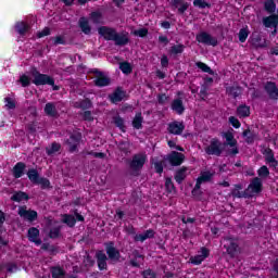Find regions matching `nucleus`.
I'll list each match as a JSON object with an SVG mask.
<instances>
[{"instance_id": "22", "label": "nucleus", "mask_w": 278, "mask_h": 278, "mask_svg": "<svg viewBox=\"0 0 278 278\" xmlns=\"http://www.w3.org/2000/svg\"><path fill=\"white\" fill-rule=\"evenodd\" d=\"M78 27L85 36H90L92 34V26H90V22L85 16L80 17L78 21Z\"/></svg>"}, {"instance_id": "56", "label": "nucleus", "mask_w": 278, "mask_h": 278, "mask_svg": "<svg viewBox=\"0 0 278 278\" xmlns=\"http://www.w3.org/2000/svg\"><path fill=\"white\" fill-rule=\"evenodd\" d=\"M50 40L53 41L54 47H58V45H66V39L62 35H59L56 37H51Z\"/></svg>"}, {"instance_id": "29", "label": "nucleus", "mask_w": 278, "mask_h": 278, "mask_svg": "<svg viewBox=\"0 0 278 278\" xmlns=\"http://www.w3.org/2000/svg\"><path fill=\"white\" fill-rule=\"evenodd\" d=\"M251 45L252 47H255V49H266L268 47V43H266V39H262V36L256 35L251 38Z\"/></svg>"}, {"instance_id": "63", "label": "nucleus", "mask_w": 278, "mask_h": 278, "mask_svg": "<svg viewBox=\"0 0 278 278\" xmlns=\"http://www.w3.org/2000/svg\"><path fill=\"white\" fill-rule=\"evenodd\" d=\"M4 101H5L7 108L9 110H14L16 108V102H14V100H12V98L7 97V98H4Z\"/></svg>"}, {"instance_id": "43", "label": "nucleus", "mask_w": 278, "mask_h": 278, "mask_svg": "<svg viewBox=\"0 0 278 278\" xmlns=\"http://www.w3.org/2000/svg\"><path fill=\"white\" fill-rule=\"evenodd\" d=\"M143 122H144V117H142V113H137L132 119L134 129H142Z\"/></svg>"}, {"instance_id": "42", "label": "nucleus", "mask_w": 278, "mask_h": 278, "mask_svg": "<svg viewBox=\"0 0 278 278\" xmlns=\"http://www.w3.org/2000/svg\"><path fill=\"white\" fill-rule=\"evenodd\" d=\"M62 223H64V225H67V227L73 228L75 227V225H77V219L71 214H64Z\"/></svg>"}, {"instance_id": "41", "label": "nucleus", "mask_w": 278, "mask_h": 278, "mask_svg": "<svg viewBox=\"0 0 278 278\" xmlns=\"http://www.w3.org/2000/svg\"><path fill=\"white\" fill-rule=\"evenodd\" d=\"M119 71H122L124 75H131V73H134V66H131V63L124 61L119 63Z\"/></svg>"}, {"instance_id": "53", "label": "nucleus", "mask_w": 278, "mask_h": 278, "mask_svg": "<svg viewBox=\"0 0 278 278\" xmlns=\"http://www.w3.org/2000/svg\"><path fill=\"white\" fill-rule=\"evenodd\" d=\"M141 277L142 278H157V273L155 270L148 268L143 271H141Z\"/></svg>"}, {"instance_id": "38", "label": "nucleus", "mask_w": 278, "mask_h": 278, "mask_svg": "<svg viewBox=\"0 0 278 278\" xmlns=\"http://www.w3.org/2000/svg\"><path fill=\"white\" fill-rule=\"evenodd\" d=\"M186 51V46L184 43L174 45L169 48V55H181Z\"/></svg>"}, {"instance_id": "58", "label": "nucleus", "mask_w": 278, "mask_h": 278, "mask_svg": "<svg viewBox=\"0 0 278 278\" xmlns=\"http://www.w3.org/2000/svg\"><path fill=\"white\" fill-rule=\"evenodd\" d=\"M80 116H83V121H87L88 123H92V121H94L92 112L89 110L85 111L84 113H80Z\"/></svg>"}, {"instance_id": "6", "label": "nucleus", "mask_w": 278, "mask_h": 278, "mask_svg": "<svg viewBox=\"0 0 278 278\" xmlns=\"http://www.w3.org/2000/svg\"><path fill=\"white\" fill-rule=\"evenodd\" d=\"M197 42L200 45H207L208 47H218V39L213 37L207 31H201L195 36Z\"/></svg>"}, {"instance_id": "44", "label": "nucleus", "mask_w": 278, "mask_h": 278, "mask_svg": "<svg viewBox=\"0 0 278 278\" xmlns=\"http://www.w3.org/2000/svg\"><path fill=\"white\" fill-rule=\"evenodd\" d=\"M51 275L52 278H64L66 277V271H64V268L55 266L51 268Z\"/></svg>"}, {"instance_id": "14", "label": "nucleus", "mask_w": 278, "mask_h": 278, "mask_svg": "<svg viewBox=\"0 0 278 278\" xmlns=\"http://www.w3.org/2000/svg\"><path fill=\"white\" fill-rule=\"evenodd\" d=\"M167 160L170 166H181L184 164V160H186V155L181 152L172 151V153L168 154Z\"/></svg>"}, {"instance_id": "28", "label": "nucleus", "mask_w": 278, "mask_h": 278, "mask_svg": "<svg viewBox=\"0 0 278 278\" xmlns=\"http://www.w3.org/2000/svg\"><path fill=\"white\" fill-rule=\"evenodd\" d=\"M226 94H228V97H231V99H238V97L242 96V87L240 86L226 87Z\"/></svg>"}, {"instance_id": "48", "label": "nucleus", "mask_w": 278, "mask_h": 278, "mask_svg": "<svg viewBox=\"0 0 278 278\" xmlns=\"http://www.w3.org/2000/svg\"><path fill=\"white\" fill-rule=\"evenodd\" d=\"M212 177H214V174H212V172L206 170V172H202L200 174V177H198V179L202 182L205 184L207 181H212Z\"/></svg>"}, {"instance_id": "15", "label": "nucleus", "mask_w": 278, "mask_h": 278, "mask_svg": "<svg viewBox=\"0 0 278 278\" xmlns=\"http://www.w3.org/2000/svg\"><path fill=\"white\" fill-rule=\"evenodd\" d=\"M125 97H127V91L123 90V87H117L114 92L109 94V101L113 104L121 103Z\"/></svg>"}, {"instance_id": "61", "label": "nucleus", "mask_w": 278, "mask_h": 278, "mask_svg": "<svg viewBox=\"0 0 278 278\" xmlns=\"http://www.w3.org/2000/svg\"><path fill=\"white\" fill-rule=\"evenodd\" d=\"M156 99L159 105H165L166 101H168V96H166V93H159Z\"/></svg>"}, {"instance_id": "1", "label": "nucleus", "mask_w": 278, "mask_h": 278, "mask_svg": "<svg viewBox=\"0 0 278 278\" xmlns=\"http://www.w3.org/2000/svg\"><path fill=\"white\" fill-rule=\"evenodd\" d=\"M98 34L106 41H113L116 47H127L129 42V33L122 31L118 33L116 28L110 26H100L98 28Z\"/></svg>"}, {"instance_id": "17", "label": "nucleus", "mask_w": 278, "mask_h": 278, "mask_svg": "<svg viewBox=\"0 0 278 278\" xmlns=\"http://www.w3.org/2000/svg\"><path fill=\"white\" fill-rule=\"evenodd\" d=\"M80 142H81V135L79 132L72 134L66 141V143L70 147V149H68L70 153H75V151H77V147H79Z\"/></svg>"}, {"instance_id": "57", "label": "nucleus", "mask_w": 278, "mask_h": 278, "mask_svg": "<svg viewBox=\"0 0 278 278\" xmlns=\"http://www.w3.org/2000/svg\"><path fill=\"white\" fill-rule=\"evenodd\" d=\"M247 38H249V29L241 28L239 30V42H247Z\"/></svg>"}, {"instance_id": "50", "label": "nucleus", "mask_w": 278, "mask_h": 278, "mask_svg": "<svg viewBox=\"0 0 278 278\" xmlns=\"http://www.w3.org/2000/svg\"><path fill=\"white\" fill-rule=\"evenodd\" d=\"M263 155L265 159V164H267V162H270L271 160H275V152L270 148H266L263 151Z\"/></svg>"}, {"instance_id": "39", "label": "nucleus", "mask_w": 278, "mask_h": 278, "mask_svg": "<svg viewBox=\"0 0 278 278\" xmlns=\"http://www.w3.org/2000/svg\"><path fill=\"white\" fill-rule=\"evenodd\" d=\"M61 150H62V144L54 141L51 143L50 148L46 149V153L47 155L51 156V155H55V153H60Z\"/></svg>"}, {"instance_id": "19", "label": "nucleus", "mask_w": 278, "mask_h": 278, "mask_svg": "<svg viewBox=\"0 0 278 278\" xmlns=\"http://www.w3.org/2000/svg\"><path fill=\"white\" fill-rule=\"evenodd\" d=\"M170 110L181 116L186 112V106L184 105V100L181 98H176L170 103Z\"/></svg>"}, {"instance_id": "40", "label": "nucleus", "mask_w": 278, "mask_h": 278, "mask_svg": "<svg viewBox=\"0 0 278 278\" xmlns=\"http://www.w3.org/2000/svg\"><path fill=\"white\" fill-rule=\"evenodd\" d=\"M264 10L268 14H275V12L277 10V3H275V0H265Z\"/></svg>"}, {"instance_id": "37", "label": "nucleus", "mask_w": 278, "mask_h": 278, "mask_svg": "<svg viewBox=\"0 0 278 278\" xmlns=\"http://www.w3.org/2000/svg\"><path fill=\"white\" fill-rule=\"evenodd\" d=\"M242 136L243 138H245L247 144H253L257 135L255 134V131H251V129L248 128L243 130Z\"/></svg>"}, {"instance_id": "59", "label": "nucleus", "mask_w": 278, "mask_h": 278, "mask_svg": "<svg viewBox=\"0 0 278 278\" xmlns=\"http://www.w3.org/2000/svg\"><path fill=\"white\" fill-rule=\"evenodd\" d=\"M230 125L235 127V129H240L242 127V124L240 123V119H238L236 116H230L228 118Z\"/></svg>"}, {"instance_id": "24", "label": "nucleus", "mask_w": 278, "mask_h": 278, "mask_svg": "<svg viewBox=\"0 0 278 278\" xmlns=\"http://www.w3.org/2000/svg\"><path fill=\"white\" fill-rule=\"evenodd\" d=\"M25 168H27V165L24 162H17L13 166V177L15 179H21L25 175Z\"/></svg>"}, {"instance_id": "36", "label": "nucleus", "mask_w": 278, "mask_h": 278, "mask_svg": "<svg viewBox=\"0 0 278 278\" xmlns=\"http://www.w3.org/2000/svg\"><path fill=\"white\" fill-rule=\"evenodd\" d=\"M89 18L93 25H101V22L103 21V13L100 11H92L89 14Z\"/></svg>"}, {"instance_id": "32", "label": "nucleus", "mask_w": 278, "mask_h": 278, "mask_svg": "<svg viewBox=\"0 0 278 278\" xmlns=\"http://www.w3.org/2000/svg\"><path fill=\"white\" fill-rule=\"evenodd\" d=\"M31 27L29 26V24H27V22H17L15 24V30L17 31V34H20V36H25V34H27V31H29Z\"/></svg>"}, {"instance_id": "3", "label": "nucleus", "mask_w": 278, "mask_h": 278, "mask_svg": "<svg viewBox=\"0 0 278 278\" xmlns=\"http://www.w3.org/2000/svg\"><path fill=\"white\" fill-rule=\"evenodd\" d=\"M206 155H215L220 157L223 155V142L218 138H212L210 144L204 148Z\"/></svg>"}, {"instance_id": "35", "label": "nucleus", "mask_w": 278, "mask_h": 278, "mask_svg": "<svg viewBox=\"0 0 278 278\" xmlns=\"http://www.w3.org/2000/svg\"><path fill=\"white\" fill-rule=\"evenodd\" d=\"M113 123L115 127H117L122 134H125L127 131V126H125V119L121 117V115L113 117Z\"/></svg>"}, {"instance_id": "46", "label": "nucleus", "mask_w": 278, "mask_h": 278, "mask_svg": "<svg viewBox=\"0 0 278 278\" xmlns=\"http://www.w3.org/2000/svg\"><path fill=\"white\" fill-rule=\"evenodd\" d=\"M257 175L261 179H266L270 176V169H268V166L263 165L257 169Z\"/></svg>"}, {"instance_id": "54", "label": "nucleus", "mask_w": 278, "mask_h": 278, "mask_svg": "<svg viewBox=\"0 0 278 278\" xmlns=\"http://www.w3.org/2000/svg\"><path fill=\"white\" fill-rule=\"evenodd\" d=\"M134 36H139V38H147L149 36V28H139L132 31Z\"/></svg>"}, {"instance_id": "16", "label": "nucleus", "mask_w": 278, "mask_h": 278, "mask_svg": "<svg viewBox=\"0 0 278 278\" xmlns=\"http://www.w3.org/2000/svg\"><path fill=\"white\" fill-rule=\"evenodd\" d=\"M27 238L29 242H34L36 247H40V244H42V239H40V229L36 227H30L27 230Z\"/></svg>"}, {"instance_id": "27", "label": "nucleus", "mask_w": 278, "mask_h": 278, "mask_svg": "<svg viewBox=\"0 0 278 278\" xmlns=\"http://www.w3.org/2000/svg\"><path fill=\"white\" fill-rule=\"evenodd\" d=\"M43 112L47 116H50L51 118H58L59 116L58 109L55 108V103L53 102L46 103Z\"/></svg>"}, {"instance_id": "5", "label": "nucleus", "mask_w": 278, "mask_h": 278, "mask_svg": "<svg viewBox=\"0 0 278 278\" xmlns=\"http://www.w3.org/2000/svg\"><path fill=\"white\" fill-rule=\"evenodd\" d=\"M144 164H147V154L138 153L132 155L129 168L134 170V173H138V170H142V168H144Z\"/></svg>"}, {"instance_id": "47", "label": "nucleus", "mask_w": 278, "mask_h": 278, "mask_svg": "<svg viewBox=\"0 0 278 278\" xmlns=\"http://www.w3.org/2000/svg\"><path fill=\"white\" fill-rule=\"evenodd\" d=\"M195 66H198L202 73H207L208 75H214L212 67H210L207 64H205L201 61L197 62Z\"/></svg>"}, {"instance_id": "34", "label": "nucleus", "mask_w": 278, "mask_h": 278, "mask_svg": "<svg viewBox=\"0 0 278 278\" xmlns=\"http://www.w3.org/2000/svg\"><path fill=\"white\" fill-rule=\"evenodd\" d=\"M11 201L21 203V201H29V194L25 191H17L11 197Z\"/></svg>"}, {"instance_id": "2", "label": "nucleus", "mask_w": 278, "mask_h": 278, "mask_svg": "<svg viewBox=\"0 0 278 278\" xmlns=\"http://www.w3.org/2000/svg\"><path fill=\"white\" fill-rule=\"evenodd\" d=\"M30 75L35 86H53V77L40 73V71H38L36 67H31Z\"/></svg>"}, {"instance_id": "18", "label": "nucleus", "mask_w": 278, "mask_h": 278, "mask_svg": "<svg viewBox=\"0 0 278 278\" xmlns=\"http://www.w3.org/2000/svg\"><path fill=\"white\" fill-rule=\"evenodd\" d=\"M169 5L173 10H177L178 14H186L188 8H190V3L184 0H170Z\"/></svg>"}, {"instance_id": "64", "label": "nucleus", "mask_w": 278, "mask_h": 278, "mask_svg": "<svg viewBox=\"0 0 278 278\" xmlns=\"http://www.w3.org/2000/svg\"><path fill=\"white\" fill-rule=\"evenodd\" d=\"M154 170L159 175H162L164 173V164L162 162H155L154 163Z\"/></svg>"}, {"instance_id": "4", "label": "nucleus", "mask_w": 278, "mask_h": 278, "mask_svg": "<svg viewBox=\"0 0 278 278\" xmlns=\"http://www.w3.org/2000/svg\"><path fill=\"white\" fill-rule=\"evenodd\" d=\"M90 73H92V75H96V79L93 80V84L94 86H97V88H105L112 84V79L108 77L99 68H92L90 70Z\"/></svg>"}, {"instance_id": "8", "label": "nucleus", "mask_w": 278, "mask_h": 278, "mask_svg": "<svg viewBox=\"0 0 278 278\" xmlns=\"http://www.w3.org/2000/svg\"><path fill=\"white\" fill-rule=\"evenodd\" d=\"M244 187L242 184L235 185V188L231 189L230 194L233 197V199H251L253 198V193L249 192V189L242 190Z\"/></svg>"}, {"instance_id": "12", "label": "nucleus", "mask_w": 278, "mask_h": 278, "mask_svg": "<svg viewBox=\"0 0 278 278\" xmlns=\"http://www.w3.org/2000/svg\"><path fill=\"white\" fill-rule=\"evenodd\" d=\"M185 129L186 125H184V122L174 121L167 125V131L173 136H181Z\"/></svg>"}, {"instance_id": "11", "label": "nucleus", "mask_w": 278, "mask_h": 278, "mask_svg": "<svg viewBox=\"0 0 278 278\" xmlns=\"http://www.w3.org/2000/svg\"><path fill=\"white\" fill-rule=\"evenodd\" d=\"M18 216L24 220H28V223H34V220H38V212L35 210H27V207L22 206L18 208Z\"/></svg>"}, {"instance_id": "55", "label": "nucleus", "mask_w": 278, "mask_h": 278, "mask_svg": "<svg viewBox=\"0 0 278 278\" xmlns=\"http://www.w3.org/2000/svg\"><path fill=\"white\" fill-rule=\"evenodd\" d=\"M238 153H240V149L238 148V146L235 147H230V149L226 150V157H235V155H238Z\"/></svg>"}, {"instance_id": "33", "label": "nucleus", "mask_w": 278, "mask_h": 278, "mask_svg": "<svg viewBox=\"0 0 278 278\" xmlns=\"http://www.w3.org/2000/svg\"><path fill=\"white\" fill-rule=\"evenodd\" d=\"M29 181L34 184L35 186L38 184V180L41 178L40 174L38 173V169L36 168H29L26 173Z\"/></svg>"}, {"instance_id": "25", "label": "nucleus", "mask_w": 278, "mask_h": 278, "mask_svg": "<svg viewBox=\"0 0 278 278\" xmlns=\"http://www.w3.org/2000/svg\"><path fill=\"white\" fill-rule=\"evenodd\" d=\"M263 25L264 27H267V28H270V27L277 28L278 14L271 13V15L263 17Z\"/></svg>"}, {"instance_id": "21", "label": "nucleus", "mask_w": 278, "mask_h": 278, "mask_svg": "<svg viewBox=\"0 0 278 278\" xmlns=\"http://www.w3.org/2000/svg\"><path fill=\"white\" fill-rule=\"evenodd\" d=\"M96 258L99 270H108V255H105L103 251H98Z\"/></svg>"}, {"instance_id": "60", "label": "nucleus", "mask_w": 278, "mask_h": 278, "mask_svg": "<svg viewBox=\"0 0 278 278\" xmlns=\"http://www.w3.org/2000/svg\"><path fill=\"white\" fill-rule=\"evenodd\" d=\"M165 188H166L167 192H174L175 184L173 182V178L165 179Z\"/></svg>"}, {"instance_id": "52", "label": "nucleus", "mask_w": 278, "mask_h": 278, "mask_svg": "<svg viewBox=\"0 0 278 278\" xmlns=\"http://www.w3.org/2000/svg\"><path fill=\"white\" fill-rule=\"evenodd\" d=\"M22 88H29V86H31V79L29 78V76L23 74L22 76H20L18 79Z\"/></svg>"}, {"instance_id": "45", "label": "nucleus", "mask_w": 278, "mask_h": 278, "mask_svg": "<svg viewBox=\"0 0 278 278\" xmlns=\"http://www.w3.org/2000/svg\"><path fill=\"white\" fill-rule=\"evenodd\" d=\"M35 186H40L41 190H49L51 189V180H49V178L41 177Z\"/></svg>"}, {"instance_id": "31", "label": "nucleus", "mask_w": 278, "mask_h": 278, "mask_svg": "<svg viewBox=\"0 0 278 278\" xmlns=\"http://www.w3.org/2000/svg\"><path fill=\"white\" fill-rule=\"evenodd\" d=\"M224 138L226 140V142L224 143L225 147H238V140L236 139V137H233V132H224Z\"/></svg>"}, {"instance_id": "20", "label": "nucleus", "mask_w": 278, "mask_h": 278, "mask_svg": "<svg viewBox=\"0 0 278 278\" xmlns=\"http://www.w3.org/2000/svg\"><path fill=\"white\" fill-rule=\"evenodd\" d=\"M228 245H224L226 249V253L229 254L230 257H236V254L238 253L239 244H238V239L233 238H228Z\"/></svg>"}, {"instance_id": "49", "label": "nucleus", "mask_w": 278, "mask_h": 278, "mask_svg": "<svg viewBox=\"0 0 278 278\" xmlns=\"http://www.w3.org/2000/svg\"><path fill=\"white\" fill-rule=\"evenodd\" d=\"M61 231H62V226H56L50 229L48 236L51 240H56V238L60 237Z\"/></svg>"}, {"instance_id": "10", "label": "nucleus", "mask_w": 278, "mask_h": 278, "mask_svg": "<svg viewBox=\"0 0 278 278\" xmlns=\"http://www.w3.org/2000/svg\"><path fill=\"white\" fill-rule=\"evenodd\" d=\"M210 257V249L202 247L201 248V254H198L195 256H191L189 258L190 264H193V266H201L205 260Z\"/></svg>"}, {"instance_id": "13", "label": "nucleus", "mask_w": 278, "mask_h": 278, "mask_svg": "<svg viewBox=\"0 0 278 278\" xmlns=\"http://www.w3.org/2000/svg\"><path fill=\"white\" fill-rule=\"evenodd\" d=\"M264 188V185L262 184V178L260 177H254L250 185L248 186L247 190L250 192V194H260Z\"/></svg>"}, {"instance_id": "26", "label": "nucleus", "mask_w": 278, "mask_h": 278, "mask_svg": "<svg viewBox=\"0 0 278 278\" xmlns=\"http://www.w3.org/2000/svg\"><path fill=\"white\" fill-rule=\"evenodd\" d=\"M74 108H76V110H84V111H88L91 110L92 108V100L89 98H85L83 100H78L74 103Z\"/></svg>"}, {"instance_id": "9", "label": "nucleus", "mask_w": 278, "mask_h": 278, "mask_svg": "<svg viewBox=\"0 0 278 278\" xmlns=\"http://www.w3.org/2000/svg\"><path fill=\"white\" fill-rule=\"evenodd\" d=\"M264 90L271 101H278L277 83L268 80L264 84Z\"/></svg>"}, {"instance_id": "51", "label": "nucleus", "mask_w": 278, "mask_h": 278, "mask_svg": "<svg viewBox=\"0 0 278 278\" xmlns=\"http://www.w3.org/2000/svg\"><path fill=\"white\" fill-rule=\"evenodd\" d=\"M193 5L194 8H199L200 10H205V8H212V3L205 0H194Z\"/></svg>"}, {"instance_id": "7", "label": "nucleus", "mask_w": 278, "mask_h": 278, "mask_svg": "<svg viewBox=\"0 0 278 278\" xmlns=\"http://www.w3.org/2000/svg\"><path fill=\"white\" fill-rule=\"evenodd\" d=\"M105 252L112 262H121V251L114 245V241L104 243Z\"/></svg>"}, {"instance_id": "23", "label": "nucleus", "mask_w": 278, "mask_h": 278, "mask_svg": "<svg viewBox=\"0 0 278 278\" xmlns=\"http://www.w3.org/2000/svg\"><path fill=\"white\" fill-rule=\"evenodd\" d=\"M188 167L182 166L179 169L176 170L174 175V179L176 184L181 185L184 181H186V178L188 177Z\"/></svg>"}, {"instance_id": "30", "label": "nucleus", "mask_w": 278, "mask_h": 278, "mask_svg": "<svg viewBox=\"0 0 278 278\" xmlns=\"http://www.w3.org/2000/svg\"><path fill=\"white\" fill-rule=\"evenodd\" d=\"M237 115L239 118H249V116H251V106L247 104H240L237 108Z\"/></svg>"}, {"instance_id": "62", "label": "nucleus", "mask_w": 278, "mask_h": 278, "mask_svg": "<svg viewBox=\"0 0 278 278\" xmlns=\"http://www.w3.org/2000/svg\"><path fill=\"white\" fill-rule=\"evenodd\" d=\"M45 36H51V28L45 27L41 31L37 33V38H45Z\"/></svg>"}]
</instances>
